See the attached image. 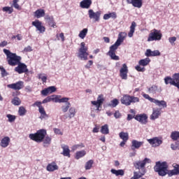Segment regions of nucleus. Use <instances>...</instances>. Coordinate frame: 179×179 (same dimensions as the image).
<instances>
[{
    "label": "nucleus",
    "mask_w": 179,
    "mask_h": 179,
    "mask_svg": "<svg viewBox=\"0 0 179 179\" xmlns=\"http://www.w3.org/2000/svg\"><path fill=\"white\" fill-rule=\"evenodd\" d=\"M145 56H146L147 57H152V50L150 49L146 50L145 52Z\"/></svg>",
    "instance_id": "nucleus-60"
},
{
    "label": "nucleus",
    "mask_w": 179,
    "mask_h": 179,
    "mask_svg": "<svg viewBox=\"0 0 179 179\" xmlns=\"http://www.w3.org/2000/svg\"><path fill=\"white\" fill-rule=\"evenodd\" d=\"M161 52L159 50L152 51V57L160 56Z\"/></svg>",
    "instance_id": "nucleus-62"
},
{
    "label": "nucleus",
    "mask_w": 179,
    "mask_h": 179,
    "mask_svg": "<svg viewBox=\"0 0 179 179\" xmlns=\"http://www.w3.org/2000/svg\"><path fill=\"white\" fill-rule=\"evenodd\" d=\"M93 164H94V161L92 159L88 160V162H87V163H85V170L91 169Z\"/></svg>",
    "instance_id": "nucleus-47"
},
{
    "label": "nucleus",
    "mask_w": 179,
    "mask_h": 179,
    "mask_svg": "<svg viewBox=\"0 0 179 179\" xmlns=\"http://www.w3.org/2000/svg\"><path fill=\"white\" fill-rule=\"evenodd\" d=\"M162 36H163V35L160 30L154 29L149 34L147 41L151 42V41H160V40H162Z\"/></svg>",
    "instance_id": "nucleus-4"
},
{
    "label": "nucleus",
    "mask_w": 179,
    "mask_h": 179,
    "mask_svg": "<svg viewBox=\"0 0 179 179\" xmlns=\"http://www.w3.org/2000/svg\"><path fill=\"white\" fill-rule=\"evenodd\" d=\"M84 147H85V145L83 143L78 144V145H73V147H71V150L75 151L79 148H84Z\"/></svg>",
    "instance_id": "nucleus-55"
},
{
    "label": "nucleus",
    "mask_w": 179,
    "mask_h": 179,
    "mask_svg": "<svg viewBox=\"0 0 179 179\" xmlns=\"http://www.w3.org/2000/svg\"><path fill=\"white\" fill-rule=\"evenodd\" d=\"M143 96L150 101L151 103H154L159 107L162 106L163 108H166L167 107V103L165 101H159L155 99H152V97L150 96L149 94H143Z\"/></svg>",
    "instance_id": "nucleus-8"
},
{
    "label": "nucleus",
    "mask_w": 179,
    "mask_h": 179,
    "mask_svg": "<svg viewBox=\"0 0 179 179\" xmlns=\"http://www.w3.org/2000/svg\"><path fill=\"white\" fill-rule=\"evenodd\" d=\"M3 52L6 55L8 64L11 66H17L22 60L20 56L17 55L15 53H12L8 50L4 49Z\"/></svg>",
    "instance_id": "nucleus-1"
},
{
    "label": "nucleus",
    "mask_w": 179,
    "mask_h": 179,
    "mask_svg": "<svg viewBox=\"0 0 179 179\" xmlns=\"http://www.w3.org/2000/svg\"><path fill=\"white\" fill-rule=\"evenodd\" d=\"M69 98L63 97L62 99H59L57 96H55V102L56 103H67L69 101Z\"/></svg>",
    "instance_id": "nucleus-35"
},
{
    "label": "nucleus",
    "mask_w": 179,
    "mask_h": 179,
    "mask_svg": "<svg viewBox=\"0 0 179 179\" xmlns=\"http://www.w3.org/2000/svg\"><path fill=\"white\" fill-rule=\"evenodd\" d=\"M18 113L20 116H24L27 113V110L24 108V107L21 106L19 108Z\"/></svg>",
    "instance_id": "nucleus-50"
},
{
    "label": "nucleus",
    "mask_w": 179,
    "mask_h": 179,
    "mask_svg": "<svg viewBox=\"0 0 179 179\" xmlns=\"http://www.w3.org/2000/svg\"><path fill=\"white\" fill-rule=\"evenodd\" d=\"M129 73V69L126 64H123L122 68L120 69V77L122 80H127V74Z\"/></svg>",
    "instance_id": "nucleus-14"
},
{
    "label": "nucleus",
    "mask_w": 179,
    "mask_h": 179,
    "mask_svg": "<svg viewBox=\"0 0 179 179\" xmlns=\"http://www.w3.org/2000/svg\"><path fill=\"white\" fill-rule=\"evenodd\" d=\"M119 136L120 138L122 140V141H127L129 140V134L128 133H125V132H120L119 134Z\"/></svg>",
    "instance_id": "nucleus-39"
},
{
    "label": "nucleus",
    "mask_w": 179,
    "mask_h": 179,
    "mask_svg": "<svg viewBox=\"0 0 179 179\" xmlns=\"http://www.w3.org/2000/svg\"><path fill=\"white\" fill-rule=\"evenodd\" d=\"M0 70L1 72L2 77H5V76H8L6 71L3 67H1Z\"/></svg>",
    "instance_id": "nucleus-61"
},
{
    "label": "nucleus",
    "mask_w": 179,
    "mask_h": 179,
    "mask_svg": "<svg viewBox=\"0 0 179 179\" xmlns=\"http://www.w3.org/2000/svg\"><path fill=\"white\" fill-rule=\"evenodd\" d=\"M7 117L8 118V121L10 122H14L16 119V117L15 115H10V114L7 115Z\"/></svg>",
    "instance_id": "nucleus-57"
},
{
    "label": "nucleus",
    "mask_w": 179,
    "mask_h": 179,
    "mask_svg": "<svg viewBox=\"0 0 179 179\" xmlns=\"http://www.w3.org/2000/svg\"><path fill=\"white\" fill-rule=\"evenodd\" d=\"M135 69L137 71H139V72H144L145 71V68H142L140 66H135Z\"/></svg>",
    "instance_id": "nucleus-63"
},
{
    "label": "nucleus",
    "mask_w": 179,
    "mask_h": 179,
    "mask_svg": "<svg viewBox=\"0 0 179 179\" xmlns=\"http://www.w3.org/2000/svg\"><path fill=\"white\" fill-rule=\"evenodd\" d=\"M38 78L41 79L43 83H46L47 82V79H48L47 76H44L43 74H39L38 75Z\"/></svg>",
    "instance_id": "nucleus-58"
},
{
    "label": "nucleus",
    "mask_w": 179,
    "mask_h": 179,
    "mask_svg": "<svg viewBox=\"0 0 179 179\" xmlns=\"http://www.w3.org/2000/svg\"><path fill=\"white\" fill-rule=\"evenodd\" d=\"M59 166L57 165L55 162H52L49 164L47 166V170L48 171H54L55 170H58Z\"/></svg>",
    "instance_id": "nucleus-32"
},
{
    "label": "nucleus",
    "mask_w": 179,
    "mask_h": 179,
    "mask_svg": "<svg viewBox=\"0 0 179 179\" xmlns=\"http://www.w3.org/2000/svg\"><path fill=\"white\" fill-rule=\"evenodd\" d=\"M177 41V38L176 37H170L169 38V42L170 43V44L171 45H175L176 43L175 42Z\"/></svg>",
    "instance_id": "nucleus-56"
},
{
    "label": "nucleus",
    "mask_w": 179,
    "mask_h": 179,
    "mask_svg": "<svg viewBox=\"0 0 179 179\" xmlns=\"http://www.w3.org/2000/svg\"><path fill=\"white\" fill-rule=\"evenodd\" d=\"M101 133L102 134H109V129H108V125L105 124L101 127Z\"/></svg>",
    "instance_id": "nucleus-42"
},
{
    "label": "nucleus",
    "mask_w": 179,
    "mask_h": 179,
    "mask_svg": "<svg viewBox=\"0 0 179 179\" xmlns=\"http://www.w3.org/2000/svg\"><path fill=\"white\" fill-rule=\"evenodd\" d=\"M140 99L138 97L131 96L127 94L124 95L121 99L120 102L127 106H130L131 103L139 102Z\"/></svg>",
    "instance_id": "nucleus-6"
},
{
    "label": "nucleus",
    "mask_w": 179,
    "mask_h": 179,
    "mask_svg": "<svg viewBox=\"0 0 179 179\" xmlns=\"http://www.w3.org/2000/svg\"><path fill=\"white\" fill-rule=\"evenodd\" d=\"M145 171H138V172L134 171V176L130 179H139L142 178L143 176H145Z\"/></svg>",
    "instance_id": "nucleus-29"
},
{
    "label": "nucleus",
    "mask_w": 179,
    "mask_h": 179,
    "mask_svg": "<svg viewBox=\"0 0 179 179\" xmlns=\"http://www.w3.org/2000/svg\"><path fill=\"white\" fill-rule=\"evenodd\" d=\"M47 135L46 129H39L35 134H30L29 137L31 140L36 143H42L45 136Z\"/></svg>",
    "instance_id": "nucleus-3"
},
{
    "label": "nucleus",
    "mask_w": 179,
    "mask_h": 179,
    "mask_svg": "<svg viewBox=\"0 0 179 179\" xmlns=\"http://www.w3.org/2000/svg\"><path fill=\"white\" fill-rule=\"evenodd\" d=\"M158 90V87L156 86V85H152L151 87H150L148 89V91L150 92V93H156V92Z\"/></svg>",
    "instance_id": "nucleus-53"
},
{
    "label": "nucleus",
    "mask_w": 179,
    "mask_h": 179,
    "mask_svg": "<svg viewBox=\"0 0 179 179\" xmlns=\"http://www.w3.org/2000/svg\"><path fill=\"white\" fill-rule=\"evenodd\" d=\"M87 31H88L87 29H83V31H80V34H78V37L81 38L82 39H84L87 34Z\"/></svg>",
    "instance_id": "nucleus-45"
},
{
    "label": "nucleus",
    "mask_w": 179,
    "mask_h": 179,
    "mask_svg": "<svg viewBox=\"0 0 179 179\" xmlns=\"http://www.w3.org/2000/svg\"><path fill=\"white\" fill-rule=\"evenodd\" d=\"M169 165L166 162H157L153 167L154 171L157 172L159 176L167 175Z\"/></svg>",
    "instance_id": "nucleus-2"
},
{
    "label": "nucleus",
    "mask_w": 179,
    "mask_h": 179,
    "mask_svg": "<svg viewBox=\"0 0 179 179\" xmlns=\"http://www.w3.org/2000/svg\"><path fill=\"white\" fill-rule=\"evenodd\" d=\"M70 107H71V103L67 102L66 105L62 106V111H63V113H66L69 110Z\"/></svg>",
    "instance_id": "nucleus-46"
},
{
    "label": "nucleus",
    "mask_w": 179,
    "mask_h": 179,
    "mask_svg": "<svg viewBox=\"0 0 179 179\" xmlns=\"http://www.w3.org/2000/svg\"><path fill=\"white\" fill-rule=\"evenodd\" d=\"M105 98L103 94H99L98 95V98L96 99V101H91V104L95 106L96 107V110H100L99 108H102V105L103 102L105 101Z\"/></svg>",
    "instance_id": "nucleus-10"
},
{
    "label": "nucleus",
    "mask_w": 179,
    "mask_h": 179,
    "mask_svg": "<svg viewBox=\"0 0 179 179\" xmlns=\"http://www.w3.org/2000/svg\"><path fill=\"white\" fill-rule=\"evenodd\" d=\"M12 103L15 106H20L22 103L19 97H15L13 100H12Z\"/></svg>",
    "instance_id": "nucleus-48"
},
{
    "label": "nucleus",
    "mask_w": 179,
    "mask_h": 179,
    "mask_svg": "<svg viewBox=\"0 0 179 179\" xmlns=\"http://www.w3.org/2000/svg\"><path fill=\"white\" fill-rule=\"evenodd\" d=\"M143 141H138L136 140L131 141V149L132 150H138L141 146L143 145Z\"/></svg>",
    "instance_id": "nucleus-22"
},
{
    "label": "nucleus",
    "mask_w": 179,
    "mask_h": 179,
    "mask_svg": "<svg viewBox=\"0 0 179 179\" xmlns=\"http://www.w3.org/2000/svg\"><path fill=\"white\" fill-rule=\"evenodd\" d=\"M33 50H32V48L31 46H27V48H24V51L25 52H31Z\"/></svg>",
    "instance_id": "nucleus-64"
},
{
    "label": "nucleus",
    "mask_w": 179,
    "mask_h": 179,
    "mask_svg": "<svg viewBox=\"0 0 179 179\" xmlns=\"http://www.w3.org/2000/svg\"><path fill=\"white\" fill-rule=\"evenodd\" d=\"M45 11L43 9H38L34 13V17H36L37 19L43 17H45Z\"/></svg>",
    "instance_id": "nucleus-30"
},
{
    "label": "nucleus",
    "mask_w": 179,
    "mask_h": 179,
    "mask_svg": "<svg viewBox=\"0 0 179 179\" xmlns=\"http://www.w3.org/2000/svg\"><path fill=\"white\" fill-rule=\"evenodd\" d=\"M15 71L17 72L19 74L24 73H27L29 71L27 66L25 64L21 63V62L17 64V66L15 68Z\"/></svg>",
    "instance_id": "nucleus-16"
},
{
    "label": "nucleus",
    "mask_w": 179,
    "mask_h": 179,
    "mask_svg": "<svg viewBox=\"0 0 179 179\" xmlns=\"http://www.w3.org/2000/svg\"><path fill=\"white\" fill-rule=\"evenodd\" d=\"M62 149H63V152H62V155L63 156L71 157V150L68 145H62Z\"/></svg>",
    "instance_id": "nucleus-27"
},
{
    "label": "nucleus",
    "mask_w": 179,
    "mask_h": 179,
    "mask_svg": "<svg viewBox=\"0 0 179 179\" xmlns=\"http://www.w3.org/2000/svg\"><path fill=\"white\" fill-rule=\"evenodd\" d=\"M134 119L142 124H146L148 122V116L145 113L136 115Z\"/></svg>",
    "instance_id": "nucleus-13"
},
{
    "label": "nucleus",
    "mask_w": 179,
    "mask_h": 179,
    "mask_svg": "<svg viewBox=\"0 0 179 179\" xmlns=\"http://www.w3.org/2000/svg\"><path fill=\"white\" fill-rule=\"evenodd\" d=\"M120 103L119 100L117 99H114L112 101H110V103L108 104V106L111 108L116 107Z\"/></svg>",
    "instance_id": "nucleus-43"
},
{
    "label": "nucleus",
    "mask_w": 179,
    "mask_h": 179,
    "mask_svg": "<svg viewBox=\"0 0 179 179\" xmlns=\"http://www.w3.org/2000/svg\"><path fill=\"white\" fill-rule=\"evenodd\" d=\"M160 115H161L160 110H155L152 111V113L150 116V119L155 120V119L158 118Z\"/></svg>",
    "instance_id": "nucleus-36"
},
{
    "label": "nucleus",
    "mask_w": 179,
    "mask_h": 179,
    "mask_svg": "<svg viewBox=\"0 0 179 179\" xmlns=\"http://www.w3.org/2000/svg\"><path fill=\"white\" fill-rule=\"evenodd\" d=\"M171 148L173 150H179V141H177L175 142L174 144H171Z\"/></svg>",
    "instance_id": "nucleus-49"
},
{
    "label": "nucleus",
    "mask_w": 179,
    "mask_h": 179,
    "mask_svg": "<svg viewBox=\"0 0 179 179\" xmlns=\"http://www.w3.org/2000/svg\"><path fill=\"white\" fill-rule=\"evenodd\" d=\"M8 87L13 89L14 90H20L24 87V82L19 81L16 83H13L8 85Z\"/></svg>",
    "instance_id": "nucleus-20"
},
{
    "label": "nucleus",
    "mask_w": 179,
    "mask_h": 179,
    "mask_svg": "<svg viewBox=\"0 0 179 179\" xmlns=\"http://www.w3.org/2000/svg\"><path fill=\"white\" fill-rule=\"evenodd\" d=\"M32 25L34 26L41 34H43L46 30V28L42 25V22L38 20L33 22Z\"/></svg>",
    "instance_id": "nucleus-18"
},
{
    "label": "nucleus",
    "mask_w": 179,
    "mask_h": 179,
    "mask_svg": "<svg viewBox=\"0 0 179 179\" xmlns=\"http://www.w3.org/2000/svg\"><path fill=\"white\" fill-rule=\"evenodd\" d=\"M148 141L153 147L159 146L162 143V141L157 137H155V138H153L151 139H148Z\"/></svg>",
    "instance_id": "nucleus-23"
},
{
    "label": "nucleus",
    "mask_w": 179,
    "mask_h": 179,
    "mask_svg": "<svg viewBox=\"0 0 179 179\" xmlns=\"http://www.w3.org/2000/svg\"><path fill=\"white\" fill-rule=\"evenodd\" d=\"M55 101V96H48L46 99H45L43 102H41L42 103H48V102H50V101Z\"/></svg>",
    "instance_id": "nucleus-44"
},
{
    "label": "nucleus",
    "mask_w": 179,
    "mask_h": 179,
    "mask_svg": "<svg viewBox=\"0 0 179 179\" xmlns=\"http://www.w3.org/2000/svg\"><path fill=\"white\" fill-rule=\"evenodd\" d=\"M33 106L35 107V106H37L38 107V110H39V113H41V117L40 118L41 120L43 119H45L47 117H48L49 116L47 115L45 110V108H43V106H42V102L41 101H36L34 104H33Z\"/></svg>",
    "instance_id": "nucleus-11"
},
{
    "label": "nucleus",
    "mask_w": 179,
    "mask_h": 179,
    "mask_svg": "<svg viewBox=\"0 0 179 179\" xmlns=\"http://www.w3.org/2000/svg\"><path fill=\"white\" fill-rule=\"evenodd\" d=\"M45 20H46L47 23L48 24V25L53 28L55 29L57 27V23L55 21L54 17L53 16H50V15H46L45 17Z\"/></svg>",
    "instance_id": "nucleus-19"
},
{
    "label": "nucleus",
    "mask_w": 179,
    "mask_h": 179,
    "mask_svg": "<svg viewBox=\"0 0 179 179\" xmlns=\"http://www.w3.org/2000/svg\"><path fill=\"white\" fill-rule=\"evenodd\" d=\"M87 50L88 48L85 46V43L84 42L81 43V47L78 50V57L81 59L87 60L89 55Z\"/></svg>",
    "instance_id": "nucleus-7"
},
{
    "label": "nucleus",
    "mask_w": 179,
    "mask_h": 179,
    "mask_svg": "<svg viewBox=\"0 0 179 179\" xmlns=\"http://www.w3.org/2000/svg\"><path fill=\"white\" fill-rule=\"evenodd\" d=\"M118 49V47L112 45L109 48V51L108 52V55L110 56V59L113 60H120V57L115 55L116 50Z\"/></svg>",
    "instance_id": "nucleus-12"
},
{
    "label": "nucleus",
    "mask_w": 179,
    "mask_h": 179,
    "mask_svg": "<svg viewBox=\"0 0 179 179\" xmlns=\"http://www.w3.org/2000/svg\"><path fill=\"white\" fill-rule=\"evenodd\" d=\"M92 4V0H83V1L80 3V7H81V8L88 9L90 8Z\"/></svg>",
    "instance_id": "nucleus-25"
},
{
    "label": "nucleus",
    "mask_w": 179,
    "mask_h": 179,
    "mask_svg": "<svg viewBox=\"0 0 179 179\" xmlns=\"http://www.w3.org/2000/svg\"><path fill=\"white\" fill-rule=\"evenodd\" d=\"M128 4H131L135 8H140L143 6V0H126Z\"/></svg>",
    "instance_id": "nucleus-21"
},
{
    "label": "nucleus",
    "mask_w": 179,
    "mask_h": 179,
    "mask_svg": "<svg viewBox=\"0 0 179 179\" xmlns=\"http://www.w3.org/2000/svg\"><path fill=\"white\" fill-rule=\"evenodd\" d=\"M174 83L179 85V73H175L172 76ZM179 90V88H178Z\"/></svg>",
    "instance_id": "nucleus-52"
},
{
    "label": "nucleus",
    "mask_w": 179,
    "mask_h": 179,
    "mask_svg": "<svg viewBox=\"0 0 179 179\" xmlns=\"http://www.w3.org/2000/svg\"><path fill=\"white\" fill-rule=\"evenodd\" d=\"M101 15V11L94 12L93 10H88V17L90 19L94 20V22H99Z\"/></svg>",
    "instance_id": "nucleus-9"
},
{
    "label": "nucleus",
    "mask_w": 179,
    "mask_h": 179,
    "mask_svg": "<svg viewBox=\"0 0 179 179\" xmlns=\"http://www.w3.org/2000/svg\"><path fill=\"white\" fill-rule=\"evenodd\" d=\"M3 12H8V14H11L13 12V8L11 7H4L3 8Z\"/></svg>",
    "instance_id": "nucleus-54"
},
{
    "label": "nucleus",
    "mask_w": 179,
    "mask_h": 179,
    "mask_svg": "<svg viewBox=\"0 0 179 179\" xmlns=\"http://www.w3.org/2000/svg\"><path fill=\"white\" fill-rule=\"evenodd\" d=\"M86 155L85 150H81L76 152V159H79L81 157H83Z\"/></svg>",
    "instance_id": "nucleus-41"
},
{
    "label": "nucleus",
    "mask_w": 179,
    "mask_h": 179,
    "mask_svg": "<svg viewBox=\"0 0 179 179\" xmlns=\"http://www.w3.org/2000/svg\"><path fill=\"white\" fill-rule=\"evenodd\" d=\"M127 36V34L125 32L119 33V34L117 36V39L113 45L118 48L124 42Z\"/></svg>",
    "instance_id": "nucleus-15"
},
{
    "label": "nucleus",
    "mask_w": 179,
    "mask_h": 179,
    "mask_svg": "<svg viewBox=\"0 0 179 179\" xmlns=\"http://www.w3.org/2000/svg\"><path fill=\"white\" fill-rule=\"evenodd\" d=\"M110 172L113 174H115V176H124V171L122 169H120V170H115V169H111Z\"/></svg>",
    "instance_id": "nucleus-40"
},
{
    "label": "nucleus",
    "mask_w": 179,
    "mask_h": 179,
    "mask_svg": "<svg viewBox=\"0 0 179 179\" xmlns=\"http://www.w3.org/2000/svg\"><path fill=\"white\" fill-rule=\"evenodd\" d=\"M164 83L166 85L170 84L171 85H173L177 88H179V85L178 83H176L173 80V78L169 76H167L164 78Z\"/></svg>",
    "instance_id": "nucleus-26"
},
{
    "label": "nucleus",
    "mask_w": 179,
    "mask_h": 179,
    "mask_svg": "<svg viewBox=\"0 0 179 179\" xmlns=\"http://www.w3.org/2000/svg\"><path fill=\"white\" fill-rule=\"evenodd\" d=\"M51 141H52V138L50 136L46 135L45 136V138L43 141V146L45 148L49 147V145L51 144Z\"/></svg>",
    "instance_id": "nucleus-33"
},
{
    "label": "nucleus",
    "mask_w": 179,
    "mask_h": 179,
    "mask_svg": "<svg viewBox=\"0 0 179 179\" xmlns=\"http://www.w3.org/2000/svg\"><path fill=\"white\" fill-rule=\"evenodd\" d=\"M151 162L150 159L145 158L141 161H136L133 163V165L136 169H138L141 171L147 172L145 169L146 164H150Z\"/></svg>",
    "instance_id": "nucleus-5"
},
{
    "label": "nucleus",
    "mask_w": 179,
    "mask_h": 179,
    "mask_svg": "<svg viewBox=\"0 0 179 179\" xmlns=\"http://www.w3.org/2000/svg\"><path fill=\"white\" fill-rule=\"evenodd\" d=\"M170 137L173 141H178L179 139V131H172Z\"/></svg>",
    "instance_id": "nucleus-38"
},
{
    "label": "nucleus",
    "mask_w": 179,
    "mask_h": 179,
    "mask_svg": "<svg viewBox=\"0 0 179 179\" xmlns=\"http://www.w3.org/2000/svg\"><path fill=\"white\" fill-rule=\"evenodd\" d=\"M56 91H57L56 87L54 86H52L42 90L41 94L44 96H48V94L55 92Z\"/></svg>",
    "instance_id": "nucleus-24"
},
{
    "label": "nucleus",
    "mask_w": 179,
    "mask_h": 179,
    "mask_svg": "<svg viewBox=\"0 0 179 179\" xmlns=\"http://www.w3.org/2000/svg\"><path fill=\"white\" fill-rule=\"evenodd\" d=\"M20 1V0H13V6H14L15 8L20 10L22 9V8L20 6V5L18 4V2Z\"/></svg>",
    "instance_id": "nucleus-51"
},
{
    "label": "nucleus",
    "mask_w": 179,
    "mask_h": 179,
    "mask_svg": "<svg viewBox=\"0 0 179 179\" xmlns=\"http://www.w3.org/2000/svg\"><path fill=\"white\" fill-rule=\"evenodd\" d=\"M113 115H114V117H115V119H118V118L121 117V116H122V115H121V113H120L119 110H116V111L114 113Z\"/></svg>",
    "instance_id": "nucleus-59"
},
{
    "label": "nucleus",
    "mask_w": 179,
    "mask_h": 179,
    "mask_svg": "<svg viewBox=\"0 0 179 179\" xmlns=\"http://www.w3.org/2000/svg\"><path fill=\"white\" fill-rule=\"evenodd\" d=\"M10 142V138L8 136H5L2 140L1 141V146L2 148H7L9 145V143Z\"/></svg>",
    "instance_id": "nucleus-28"
},
{
    "label": "nucleus",
    "mask_w": 179,
    "mask_h": 179,
    "mask_svg": "<svg viewBox=\"0 0 179 179\" xmlns=\"http://www.w3.org/2000/svg\"><path fill=\"white\" fill-rule=\"evenodd\" d=\"M76 114V109L74 107L69 108V118L71 119L75 117Z\"/></svg>",
    "instance_id": "nucleus-37"
},
{
    "label": "nucleus",
    "mask_w": 179,
    "mask_h": 179,
    "mask_svg": "<svg viewBox=\"0 0 179 179\" xmlns=\"http://www.w3.org/2000/svg\"><path fill=\"white\" fill-rule=\"evenodd\" d=\"M136 27V23L135 22H132L129 28L130 29L128 33V36L129 38L133 37L134 34L135 32Z\"/></svg>",
    "instance_id": "nucleus-31"
},
{
    "label": "nucleus",
    "mask_w": 179,
    "mask_h": 179,
    "mask_svg": "<svg viewBox=\"0 0 179 179\" xmlns=\"http://www.w3.org/2000/svg\"><path fill=\"white\" fill-rule=\"evenodd\" d=\"M173 170H168L166 174L168 175L169 177H171L173 176H178L179 175V164H173Z\"/></svg>",
    "instance_id": "nucleus-17"
},
{
    "label": "nucleus",
    "mask_w": 179,
    "mask_h": 179,
    "mask_svg": "<svg viewBox=\"0 0 179 179\" xmlns=\"http://www.w3.org/2000/svg\"><path fill=\"white\" fill-rule=\"evenodd\" d=\"M150 62H151L150 59L147 57L145 59H141L138 62V64H139V66H146L150 64Z\"/></svg>",
    "instance_id": "nucleus-34"
}]
</instances>
